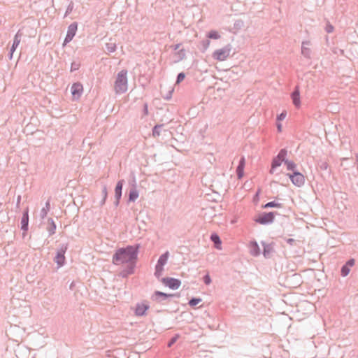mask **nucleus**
<instances>
[{
    "mask_svg": "<svg viewBox=\"0 0 358 358\" xmlns=\"http://www.w3.org/2000/svg\"><path fill=\"white\" fill-rule=\"evenodd\" d=\"M286 176L289 178L292 183L298 187H302L305 183V177L299 171L293 173H288Z\"/></svg>",
    "mask_w": 358,
    "mask_h": 358,
    "instance_id": "0eeeda50",
    "label": "nucleus"
},
{
    "mask_svg": "<svg viewBox=\"0 0 358 358\" xmlns=\"http://www.w3.org/2000/svg\"><path fill=\"white\" fill-rule=\"evenodd\" d=\"M164 271V266L159 265L158 266V278L161 276Z\"/></svg>",
    "mask_w": 358,
    "mask_h": 358,
    "instance_id": "864d4df0",
    "label": "nucleus"
},
{
    "mask_svg": "<svg viewBox=\"0 0 358 358\" xmlns=\"http://www.w3.org/2000/svg\"><path fill=\"white\" fill-rule=\"evenodd\" d=\"M201 43L202 45V49H203L202 51L204 52L208 48V46L210 45V41L208 39H205V40H203L201 42Z\"/></svg>",
    "mask_w": 358,
    "mask_h": 358,
    "instance_id": "37998d69",
    "label": "nucleus"
},
{
    "mask_svg": "<svg viewBox=\"0 0 358 358\" xmlns=\"http://www.w3.org/2000/svg\"><path fill=\"white\" fill-rule=\"evenodd\" d=\"M276 127H277V130H278V132H281L282 131V124L280 123V122H277L276 121Z\"/></svg>",
    "mask_w": 358,
    "mask_h": 358,
    "instance_id": "5fc2aeb1",
    "label": "nucleus"
},
{
    "mask_svg": "<svg viewBox=\"0 0 358 358\" xmlns=\"http://www.w3.org/2000/svg\"><path fill=\"white\" fill-rule=\"evenodd\" d=\"M283 163L286 166L287 169L288 171H290L291 173L298 171V169H296V164L293 161L289 160L287 159H284Z\"/></svg>",
    "mask_w": 358,
    "mask_h": 358,
    "instance_id": "393cba45",
    "label": "nucleus"
},
{
    "mask_svg": "<svg viewBox=\"0 0 358 358\" xmlns=\"http://www.w3.org/2000/svg\"><path fill=\"white\" fill-rule=\"evenodd\" d=\"M50 200H48L45 203V207H43L41 209V213H40V215L42 219H43L44 217H46L48 212L50 210Z\"/></svg>",
    "mask_w": 358,
    "mask_h": 358,
    "instance_id": "c756f323",
    "label": "nucleus"
},
{
    "mask_svg": "<svg viewBox=\"0 0 358 358\" xmlns=\"http://www.w3.org/2000/svg\"><path fill=\"white\" fill-rule=\"evenodd\" d=\"M180 45H181L180 43H177V44L172 45L171 47L174 50H177L180 48Z\"/></svg>",
    "mask_w": 358,
    "mask_h": 358,
    "instance_id": "052dcab7",
    "label": "nucleus"
},
{
    "mask_svg": "<svg viewBox=\"0 0 358 358\" xmlns=\"http://www.w3.org/2000/svg\"><path fill=\"white\" fill-rule=\"evenodd\" d=\"M283 162V160L277 156H275L271 162V169L269 171V173L271 174H273L275 171V170L281 166L282 163Z\"/></svg>",
    "mask_w": 358,
    "mask_h": 358,
    "instance_id": "412c9836",
    "label": "nucleus"
},
{
    "mask_svg": "<svg viewBox=\"0 0 358 358\" xmlns=\"http://www.w3.org/2000/svg\"><path fill=\"white\" fill-rule=\"evenodd\" d=\"M160 281L165 287L173 290L178 289L181 285V280L180 279L172 277L162 278Z\"/></svg>",
    "mask_w": 358,
    "mask_h": 358,
    "instance_id": "6e6552de",
    "label": "nucleus"
},
{
    "mask_svg": "<svg viewBox=\"0 0 358 358\" xmlns=\"http://www.w3.org/2000/svg\"><path fill=\"white\" fill-rule=\"evenodd\" d=\"M355 157H356L357 162L358 163V153H357V154H356Z\"/></svg>",
    "mask_w": 358,
    "mask_h": 358,
    "instance_id": "774afa93",
    "label": "nucleus"
},
{
    "mask_svg": "<svg viewBox=\"0 0 358 358\" xmlns=\"http://www.w3.org/2000/svg\"><path fill=\"white\" fill-rule=\"evenodd\" d=\"M139 193L136 187L134 186L130 189L129 193V201L134 202L138 197Z\"/></svg>",
    "mask_w": 358,
    "mask_h": 358,
    "instance_id": "a878e982",
    "label": "nucleus"
},
{
    "mask_svg": "<svg viewBox=\"0 0 358 358\" xmlns=\"http://www.w3.org/2000/svg\"><path fill=\"white\" fill-rule=\"evenodd\" d=\"M139 248V244H135L117 249L113 255V263L115 265L136 264Z\"/></svg>",
    "mask_w": 358,
    "mask_h": 358,
    "instance_id": "f257e3e1",
    "label": "nucleus"
},
{
    "mask_svg": "<svg viewBox=\"0 0 358 358\" xmlns=\"http://www.w3.org/2000/svg\"><path fill=\"white\" fill-rule=\"evenodd\" d=\"M178 296L176 294H167L161 291H158V301H166L170 298L178 297Z\"/></svg>",
    "mask_w": 358,
    "mask_h": 358,
    "instance_id": "bb28decb",
    "label": "nucleus"
},
{
    "mask_svg": "<svg viewBox=\"0 0 358 358\" xmlns=\"http://www.w3.org/2000/svg\"><path fill=\"white\" fill-rule=\"evenodd\" d=\"M171 128H165V123H158V143H166L173 138V134L169 130Z\"/></svg>",
    "mask_w": 358,
    "mask_h": 358,
    "instance_id": "20e7f679",
    "label": "nucleus"
},
{
    "mask_svg": "<svg viewBox=\"0 0 358 358\" xmlns=\"http://www.w3.org/2000/svg\"><path fill=\"white\" fill-rule=\"evenodd\" d=\"M260 243L263 248L262 251V254L265 259H270L273 253L275 252V243L274 242L266 243L265 241H261Z\"/></svg>",
    "mask_w": 358,
    "mask_h": 358,
    "instance_id": "1a4fd4ad",
    "label": "nucleus"
},
{
    "mask_svg": "<svg viewBox=\"0 0 358 358\" xmlns=\"http://www.w3.org/2000/svg\"><path fill=\"white\" fill-rule=\"evenodd\" d=\"M127 71L126 70H122L117 73L115 83L116 93L122 94L127 92Z\"/></svg>",
    "mask_w": 358,
    "mask_h": 358,
    "instance_id": "7ed1b4c3",
    "label": "nucleus"
},
{
    "mask_svg": "<svg viewBox=\"0 0 358 358\" xmlns=\"http://www.w3.org/2000/svg\"><path fill=\"white\" fill-rule=\"evenodd\" d=\"M285 241L287 244L292 245L294 244V243L295 242V240L294 238H287L285 240Z\"/></svg>",
    "mask_w": 358,
    "mask_h": 358,
    "instance_id": "6e6d98bb",
    "label": "nucleus"
},
{
    "mask_svg": "<svg viewBox=\"0 0 358 358\" xmlns=\"http://www.w3.org/2000/svg\"><path fill=\"white\" fill-rule=\"evenodd\" d=\"M355 264V259L354 258H350L341 268V275L342 277H346L350 272L351 268Z\"/></svg>",
    "mask_w": 358,
    "mask_h": 358,
    "instance_id": "f8f14e48",
    "label": "nucleus"
},
{
    "mask_svg": "<svg viewBox=\"0 0 358 358\" xmlns=\"http://www.w3.org/2000/svg\"><path fill=\"white\" fill-rule=\"evenodd\" d=\"M154 275L157 277V264L155 265Z\"/></svg>",
    "mask_w": 358,
    "mask_h": 358,
    "instance_id": "0e129e2a",
    "label": "nucleus"
},
{
    "mask_svg": "<svg viewBox=\"0 0 358 358\" xmlns=\"http://www.w3.org/2000/svg\"><path fill=\"white\" fill-rule=\"evenodd\" d=\"M180 334H174L169 340V341L167 342V346L169 348H171L172 345H173L176 341L178 340V338H180Z\"/></svg>",
    "mask_w": 358,
    "mask_h": 358,
    "instance_id": "f704fd0d",
    "label": "nucleus"
},
{
    "mask_svg": "<svg viewBox=\"0 0 358 358\" xmlns=\"http://www.w3.org/2000/svg\"><path fill=\"white\" fill-rule=\"evenodd\" d=\"M261 194V189H258L253 196V202L257 203L259 201V196Z\"/></svg>",
    "mask_w": 358,
    "mask_h": 358,
    "instance_id": "49530a36",
    "label": "nucleus"
},
{
    "mask_svg": "<svg viewBox=\"0 0 358 358\" xmlns=\"http://www.w3.org/2000/svg\"><path fill=\"white\" fill-rule=\"evenodd\" d=\"M210 241L213 243L216 249H221L222 241L220 236L217 233H212L210 234Z\"/></svg>",
    "mask_w": 358,
    "mask_h": 358,
    "instance_id": "4be33fe9",
    "label": "nucleus"
},
{
    "mask_svg": "<svg viewBox=\"0 0 358 358\" xmlns=\"http://www.w3.org/2000/svg\"><path fill=\"white\" fill-rule=\"evenodd\" d=\"M117 49V45L115 43H107L106 44V50H107L108 53H113Z\"/></svg>",
    "mask_w": 358,
    "mask_h": 358,
    "instance_id": "72a5a7b5",
    "label": "nucleus"
},
{
    "mask_svg": "<svg viewBox=\"0 0 358 358\" xmlns=\"http://www.w3.org/2000/svg\"><path fill=\"white\" fill-rule=\"evenodd\" d=\"M20 38H21V36L19 34V33L17 32L14 37V40H13L12 46L10 47V52L8 55V59L10 60L12 59L13 52L15 51L17 47L18 46V45L20 43V40H21Z\"/></svg>",
    "mask_w": 358,
    "mask_h": 358,
    "instance_id": "2eb2a0df",
    "label": "nucleus"
},
{
    "mask_svg": "<svg viewBox=\"0 0 358 358\" xmlns=\"http://www.w3.org/2000/svg\"><path fill=\"white\" fill-rule=\"evenodd\" d=\"M207 36L209 38L217 40L220 38V34L216 30H210V31L208 32Z\"/></svg>",
    "mask_w": 358,
    "mask_h": 358,
    "instance_id": "473e14b6",
    "label": "nucleus"
},
{
    "mask_svg": "<svg viewBox=\"0 0 358 358\" xmlns=\"http://www.w3.org/2000/svg\"><path fill=\"white\" fill-rule=\"evenodd\" d=\"M170 257V252L166 250L164 253H162L159 257H158V264L162 266H165Z\"/></svg>",
    "mask_w": 358,
    "mask_h": 358,
    "instance_id": "5701e85b",
    "label": "nucleus"
},
{
    "mask_svg": "<svg viewBox=\"0 0 358 358\" xmlns=\"http://www.w3.org/2000/svg\"><path fill=\"white\" fill-rule=\"evenodd\" d=\"M245 157H242L240 159H239V162H238V166L239 167H243V169L245 168Z\"/></svg>",
    "mask_w": 358,
    "mask_h": 358,
    "instance_id": "3c124183",
    "label": "nucleus"
},
{
    "mask_svg": "<svg viewBox=\"0 0 358 358\" xmlns=\"http://www.w3.org/2000/svg\"><path fill=\"white\" fill-rule=\"evenodd\" d=\"M334 29V26L332 24H331L330 23H328L326 24L325 30L327 33L333 32Z\"/></svg>",
    "mask_w": 358,
    "mask_h": 358,
    "instance_id": "8fccbe9b",
    "label": "nucleus"
},
{
    "mask_svg": "<svg viewBox=\"0 0 358 358\" xmlns=\"http://www.w3.org/2000/svg\"><path fill=\"white\" fill-rule=\"evenodd\" d=\"M248 248L252 257H257L262 254L259 244L255 239H252L249 242Z\"/></svg>",
    "mask_w": 358,
    "mask_h": 358,
    "instance_id": "ddd939ff",
    "label": "nucleus"
},
{
    "mask_svg": "<svg viewBox=\"0 0 358 358\" xmlns=\"http://www.w3.org/2000/svg\"><path fill=\"white\" fill-rule=\"evenodd\" d=\"M20 200H21V196H18L17 200V203H19L20 202Z\"/></svg>",
    "mask_w": 358,
    "mask_h": 358,
    "instance_id": "69168bd1",
    "label": "nucleus"
},
{
    "mask_svg": "<svg viewBox=\"0 0 358 358\" xmlns=\"http://www.w3.org/2000/svg\"><path fill=\"white\" fill-rule=\"evenodd\" d=\"M124 182V180H120L116 184V186L115 188V198L116 200L121 199Z\"/></svg>",
    "mask_w": 358,
    "mask_h": 358,
    "instance_id": "aec40b11",
    "label": "nucleus"
},
{
    "mask_svg": "<svg viewBox=\"0 0 358 358\" xmlns=\"http://www.w3.org/2000/svg\"><path fill=\"white\" fill-rule=\"evenodd\" d=\"M310 42L308 41H303L302 47H301V53L306 57H310V50L308 48H306V45H309Z\"/></svg>",
    "mask_w": 358,
    "mask_h": 358,
    "instance_id": "c85d7f7f",
    "label": "nucleus"
},
{
    "mask_svg": "<svg viewBox=\"0 0 358 358\" xmlns=\"http://www.w3.org/2000/svg\"><path fill=\"white\" fill-rule=\"evenodd\" d=\"M119 203H120V200H116V199H115V202H114V205H115V206H116V207H117V206H119Z\"/></svg>",
    "mask_w": 358,
    "mask_h": 358,
    "instance_id": "e2e57ef3",
    "label": "nucleus"
},
{
    "mask_svg": "<svg viewBox=\"0 0 358 358\" xmlns=\"http://www.w3.org/2000/svg\"><path fill=\"white\" fill-rule=\"evenodd\" d=\"M171 114L169 113V117H166V119H162L160 123H165V127H169L168 125L171 123Z\"/></svg>",
    "mask_w": 358,
    "mask_h": 358,
    "instance_id": "c03bdc74",
    "label": "nucleus"
},
{
    "mask_svg": "<svg viewBox=\"0 0 358 358\" xmlns=\"http://www.w3.org/2000/svg\"><path fill=\"white\" fill-rule=\"evenodd\" d=\"M155 296L157 297V291H155L153 294H152V297H155Z\"/></svg>",
    "mask_w": 358,
    "mask_h": 358,
    "instance_id": "338daca9",
    "label": "nucleus"
},
{
    "mask_svg": "<svg viewBox=\"0 0 358 358\" xmlns=\"http://www.w3.org/2000/svg\"><path fill=\"white\" fill-rule=\"evenodd\" d=\"M287 281L292 283L294 287L299 286L301 283V275L299 273H294L287 277Z\"/></svg>",
    "mask_w": 358,
    "mask_h": 358,
    "instance_id": "f3484780",
    "label": "nucleus"
},
{
    "mask_svg": "<svg viewBox=\"0 0 358 358\" xmlns=\"http://www.w3.org/2000/svg\"><path fill=\"white\" fill-rule=\"evenodd\" d=\"M79 67H80V64L77 63L76 62H73L71 64V71L73 72V71L78 70L79 69Z\"/></svg>",
    "mask_w": 358,
    "mask_h": 358,
    "instance_id": "de8ad7c7",
    "label": "nucleus"
},
{
    "mask_svg": "<svg viewBox=\"0 0 358 358\" xmlns=\"http://www.w3.org/2000/svg\"><path fill=\"white\" fill-rule=\"evenodd\" d=\"M318 168L321 171H327L329 168V164L326 162L320 161V162H318Z\"/></svg>",
    "mask_w": 358,
    "mask_h": 358,
    "instance_id": "58836bf2",
    "label": "nucleus"
},
{
    "mask_svg": "<svg viewBox=\"0 0 358 358\" xmlns=\"http://www.w3.org/2000/svg\"><path fill=\"white\" fill-rule=\"evenodd\" d=\"M286 116H287V111L285 110H284L280 114L277 115L276 121L281 122L285 119Z\"/></svg>",
    "mask_w": 358,
    "mask_h": 358,
    "instance_id": "a19ab883",
    "label": "nucleus"
},
{
    "mask_svg": "<svg viewBox=\"0 0 358 358\" xmlns=\"http://www.w3.org/2000/svg\"><path fill=\"white\" fill-rule=\"evenodd\" d=\"M243 24L242 20H237L234 23V28L236 30L241 29L243 27Z\"/></svg>",
    "mask_w": 358,
    "mask_h": 358,
    "instance_id": "ea45409f",
    "label": "nucleus"
},
{
    "mask_svg": "<svg viewBox=\"0 0 358 358\" xmlns=\"http://www.w3.org/2000/svg\"><path fill=\"white\" fill-rule=\"evenodd\" d=\"M176 56L177 58V62H180L185 57V49L182 48L177 52H176Z\"/></svg>",
    "mask_w": 358,
    "mask_h": 358,
    "instance_id": "c9c22d12",
    "label": "nucleus"
},
{
    "mask_svg": "<svg viewBox=\"0 0 358 358\" xmlns=\"http://www.w3.org/2000/svg\"><path fill=\"white\" fill-rule=\"evenodd\" d=\"M78 29V23L74 22L71 23L69 27L66 32V35L63 42V46L70 43L73 37L75 36Z\"/></svg>",
    "mask_w": 358,
    "mask_h": 358,
    "instance_id": "9d476101",
    "label": "nucleus"
},
{
    "mask_svg": "<svg viewBox=\"0 0 358 358\" xmlns=\"http://www.w3.org/2000/svg\"><path fill=\"white\" fill-rule=\"evenodd\" d=\"M287 150L286 148H282L281 149L278 155H276L278 157L282 159V160H284V159H287Z\"/></svg>",
    "mask_w": 358,
    "mask_h": 358,
    "instance_id": "e433bc0d",
    "label": "nucleus"
},
{
    "mask_svg": "<svg viewBox=\"0 0 358 358\" xmlns=\"http://www.w3.org/2000/svg\"><path fill=\"white\" fill-rule=\"evenodd\" d=\"M166 110L163 108H158V112H157V114L158 115H164V113H166Z\"/></svg>",
    "mask_w": 358,
    "mask_h": 358,
    "instance_id": "4d7b16f0",
    "label": "nucleus"
},
{
    "mask_svg": "<svg viewBox=\"0 0 358 358\" xmlns=\"http://www.w3.org/2000/svg\"><path fill=\"white\" fill-rule=\"evenodd\" d=\"M73 9V2H71V3L69 4V6H68V7H67V8H66V13H65V15H64V16L66 17V16H67L69 14H70V13L72 12Z\"/></svg>",
    "mask_w": 358,
    "mask_h": 358,
    "instance_id": "09e8293b",
    "label": "nucleus"
},
{
    "mask_svg": "<svg viewBox=\"0 0 358 358\" xmlns=\"http://www.w3.org/2000/svg\"><path fill=\"white\" fill-rule=\"evenodd\" d=\"M232 50V46L231 44H227L224 47L215 50L212 57L214 59L217 61H224L229 56L230 52Z\"/></svg>",
    "mask_w": 358,
    "mask_h": 358,
    "instance_id": "39448f33",
    "label": "nucleus"
},
{
    "mask_svg": "<svg viewBox=\"0 0 358 358\" xmlns=\"http://www.w3.org/2000/svg\"><path fill=\"white\" fill-rule=\"evenodd\" d=\"M102 195L103 198H106L108 196V190L107 187L106 185H103L102 187Z\"/></svg>",
    "mask_w": 358,
    "mask_h": 358,
    "instance_id": "603ef678",
    "label": "nucleus"
},
{
    "mask_svg": "<svg viewBox=\"0 0 358 358\" xmlns=\"http://www.w3.org/2000/svg\"><path fill=\"white\" fill-rule=\"evenodd\" d=\"M149 308V305L145 303H138L135 308V314L137 316H143Z\"/></svg>",
    "mask_w": 358,
    "mask_h": 358,
    "instance_id": "4468645a",
    "label": "nucleus"
},
{
    "mask_svg": "<svg viewBox=\"0 0 358 358\" xmlns=\"http://www.w3.org/2000/svg\"><path fill=\"white\" fill-rule=\"evenodd\" d=\"M143 113H144V115H148V104L147 103L144 104Z\"/></svg>",
    "mask_w": 358,
    "mask_h": 358,
    "instance_id": "13d9d810",
    "label": "nucleus"
},
{
    "mask_svg": "<svg viewBox=\"0 0 358 358\" xmlns=\"http://www.w3.org/2000/svg\"><path fill=\"white\" fill-rule=\"evenodd\" d=\"M279 215L277 211H263L253 217V221L262 225H269L273 223L275 216Z\"/></svg>",
    "mask_w": 358,
    "mask_h": 358,
    "instance_id": "f03ea898",
    "label": "nucleus"
},
{
    "mask_svg": "<svg viewBox=\"0 0 358 358\" xmlns=\"http://www.w3.org/2000/svg\"><path fill=\"white\" fill-rule=\"evenodd\" d=\"M136 264H128L127 265V266L123 268L120 272V275L122 277V278H127L128 277L129 275H131L134 273V269H135V267H136Z\"/></svg>",
    "mask_w": 358,
    "mask_h": 358,
    "instance_id": "dca6fc26",
    "label": "nucleus"
},
{
    "mask_svg": "<svg viewBox=\"0 0 358 358\" xmlns=\"http://www.w3.org/2000/svg\"><path fill=\"white\" fill-rule=\"evenodd\" d=\"M186 75L184 72H180L178 73L177 75V77H176V84H180L182 81H183V80L185 79Z\"/></svg>",
    "mask_w": 358,
    "mask_h": 358,
    "instance_id": "4c0bfd02",
    "label": "nucleus"
},
{
    "mask_svg": "<svg viewBox=\"0 0 358 358\" xmlns=\"http://www.w3.org/2000/svg\"><path fill=\"white\" fill-rule=\"evenodd\" d=\"M29 227V210L27 208L22 214L21 218V229L23 231H27Z\"/></svg>",
    "mask_w": 358,
    "mask_h": 358,
    "instance_id": "a211bd4d",
    "label": "nucleus"
},
{
    "mask_svg": "<svg viewBox=\"0 0 358 358\" xmlns=\"http://www.w3.org/2000/svg\"><path fill=\"white\" fill-rule=\"evenodd\" d=\"M173 91H174V88H173L172 86H170V87H169V90H168V92H167L165 94H163V92H162V91H161V92H160V94H161L162 96L164 99H166V100H169V99H171V97H172V94H173Z\"/></svg>",
    "mask_w": 358,
    "mask_h": 358,
    "instance_id": "2f4dec72",
    "label": "nucleus"
},
{
    "mask_svg": "<svg viewBox=\"0 0 358 358\" xmlns=\"http://www.w3.org/2000/svg\"><path fill=\"white\" fill-rule=\"evenodd\" d=\"M157 124H155V125L153 126L152 129V135L154 136H155L157 135Z\"/></svg>",
    "mask_w": 358,
    "mask_h": 358,
    "instance_id": "bf43d9fd",
    "label": "nucleus"
},
{
    "mask_svg": "<svg viewBox=\"0 0 358 358\" xmlns=\"http://www.w3.org/2000/svg\"><path fill=\"white\" fill-rule=\"evenodd\" d=\"M48 222L50 223V225L47 228V231L48 232L49 236H52L55 233L56 224L52 218H49Z\"/></svg>",
    "mask_w": 358,
    "mask_h": 358,
    "instance_id": "cd10ccee",
    "label": "nucleus"
},
{
    "mask_svg": "<svg viewBox=\"0 0 358 358\" xmlns=\"http://www.w3.org/2000/svg\"><path fill=\"white\" fill-rule=\"evenodd\" d=\"M202 301L201 298L197 297V296H193L192 297L189 301L188 305L191 307H195L196 305H198L201 301Z\"/></svg>",
    "mask_w": 358,
    "mask_h": 358,
    "instance_id": "7c9ffc66",
    "label": "nucleus"
},
{
    "mask_svg": "<svg viewBox=\"0 0 358 358\" xmlns=\"http://www.w3.org/2000/svg\"><path fill=\"white\" fill-rule=\"evenodd\" d=\"M282 206H283L282 203L277 202L275 201H271L267 202L265 204H263L262 206V208H263V209H267V208H282Z\"/></svg>",
    "mask_w": 358,
    "mask_h": 358,
    "instance_id": "b1692460",
    "label": "nucleus"
},
{
    "mask_svg": "<svg viewBox=\"0 0 358 358\" xmlns=\"http://www.w3.org/2000/svg\"><path fill=\"white\" fill-rule=\"evenodd\" d=\"M292 102L296 109H299L301 106L300 89L299 85H296L293 91L290 93Z\"/></svg>",
    "mask_w": 358,
    "mask_h": 358,
    "instance_id": "9b49d317",
    "label": "nucleus"
},
{
    "mask_svg": "<svg viewBox=\"0 0 358 358\" xmlns=\"http://www.w3.org/2000/svg\"><path fill=\"white\" fill-rule=\"evenodd\" d=\"M83 87L80 83H76L72 85L71 94L74 97H76V96H77L78 98L80 97L83 92Z\"/></svg>",
    "mask_w": 358,
    "mask_h": 358,
    "instance_id": "6ab92c4d",
    "label": "nucleus"
},
{
    "mask_svg": "<svg viewBox=\"0 0 358 358\" xmlns=\"http://www.w3.org/2000/svg\"><path fill=\"white\" fill-rule=\"evenodd\" d=\"M236 174L238 178H241L244 174V169L243 167H239L237 166L236 167Z\"/></svg>",
    "mask_w": 358,
    "mask_h": 358,
    "instance_id": "a18cd8bd",
    "label": "nucleus"
},
{
    "mask_svg": "<svg viewBox=\"0 0 358 358\" xmlns=\"http://www.w3.org/2000/svg\"><path fill=\"white\" fill-rule=\"evenodd\" d=\"M106 201V198L103 197L102 199L100 201V205L103 206V204H105Z\"/></svg>",
    "mask_w": 358,
    "mask_h": 358,
    "instance_id": "680f3d73",
    "label": "nucleus"
},
{
    "mask_svg": "<svg viewBox=\"0 0 358 358\" xmlns=\"http://www.w3.org/2000/svg\"><path fill=\"white\" fill-rule=\"evenodd\" d=\"M203 282L205 285H208L211 283L212 280L209 273L205 274L202 278Z\"/></svg>",
    "mask_w": 358,
    "mask_h": 358,
    "instance_id": "79ce46f5",
    "label": "nucleus"
},
{
    "mask_svg": "<svg viewBox=\"0 0 358 358\" xmlns=\"http://www.w3.org/2000/svg\"><path fill=\"white\" fill-rule=\"evenodd\" d=\"M68 249L67 243L60 244L57 249L56 256L55 257V262L57 264L58 267H62L65 264V253Z\"/></svg>",
    "mask_w": 358,
    "mask_h": 358,
    "instance_id": "423d86ee",
    "label": "nucleus"
}]
</instances>
